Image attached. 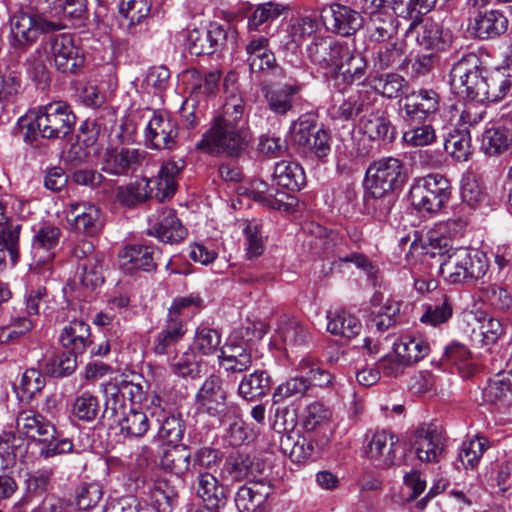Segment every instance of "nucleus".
<instances>
[{"label":"nucleus","mask_w":512,"mask_h":512,"mask_svg":"<svg viewBox=\"0 0 512 512\" xmlns=\"http://www.w3.org/2000/svg\"><path fill=\"white\" fill-rule=\"evenodd\" d=\"M432 249L438 250L439 272L449 284H474L482 279L489 269L486 254L467 247L453 248L446 237L431 239ZM436 254L435 251L432 252Z\"/></svg>","instance_id":"1"},{"label":"nucleus","mask_w":512,"mask_h":512,"mask_svg":"<svg viewBox=\"0 0 512 512\" xmlns=\"http://www.w3.org/2000/svg\"><path fill=\"white\" fill-rule=\"evenodd\" d=\"M76 117L70 106L62 101L52 102L39 109L29 110L19 118L18 127L23 139L36 146L39 137L59 139L67 136L75 125Z\"/></svg>","instance_id":"2"},{"label":"nucleus","mask_w":512,"mask_h":512,"mask_svg":"<svg viewBox=\"0 0 512 512\" xmlns=\"http://www.w3.org/2000/svg\"><path fill=\"white\" fill-rule=\"evenodd\" d=\"M185 167L183 160L167 161L162 164L158 175L154 179H145L130 182L117 187L116 199L127 207H134L151 196L155 189V197L159 201L171 198L177 189V177Z\"/></svg>","instance_id":"3"},{"label":"nucleus","mask_w":512,"mask_h":512,"mask_svg":"<svg viewBox=\"0 0 512 512\" xmlns=\"http://www.w3.org/2000/svg\"><path fill=\"white\" fill-rule=\"evenodd\" d=\"M213 121L196 148L206 153L240 157L252 143L253 135L245 124Z\"/></svg>","instance_id":"4"},{"label":"nucleus","mask_w":512,"mask_h":512,"mask_svg":"<svg viewBox=\"0 0 512 512\" xmlns=\"http://www.w3.org/2000/svg\"><path fill=\"white\" fill-rule=\"evenodd\" d=\"M485 71L476 54H465L451 69L450 85L455 93L471 101L483 102L484 94L488 92L485 86Z\"/></svg>","instance_id":"5"},{"label":"nucleus","mask_w":512,"mask_h":512,"mask_svg":"<svg viewBox=\"0 0 512 512\" xmlns=\"http://www.w3.org/2000/svg\"><path fill=\"white\" fill-rule=\"evenodd\" d=\"M450 197V181L441 174H428L416 179L409 191L412 206L430 214L438 213Z\"/></svg>","instance_id":"6"},{"label":"nucleus","mask_w":512,"mask_h":512,"mask_svg":"<svg viewBox=\"0 0 512 512\" xmlns=\"http://www.w3.org/2000/svg\"><path fill=\"white\" fill-rule=\"evenodd\" d=\"M12 46L27 49L42 34L59 31L64 26L59 21L48 19L41 13L32 10H20L10 19Z\"/></svg>","instance_id":"7"},{"label":"nucleus","mask_w":512,"mask_h":512,"mask_svg":"<svg viewBox=\"0 0 512 512\" xmlns=\"http://www.w3.org/2000/svg\"><path fill=\"white\" fill-rule=\"evenodd\" d=\"M406 180L404 164L394 157H385L372 162L366 171L367 194L383 196L400 189Z\"/></svg>","instance_id":"8"},{"label":"nucleus","mask_w":512,"mask_h":512,"mask_svg":"<svg viewBox=\"0 0 512 512\" xmlns=\"http://www.w3.org/2000/svg\"><path fill=\"white\" fill-rule=\"evenodd\" d=\"M145 150L109 145L97 151V162L101 170L113 176L133 174L146 161Z\"/></svg>","instance_id":"9"},{"label":"nucleus","mask_w":512,"mask_h":512,"mask_svg":"<svg viewBox=\"0 0 512 512\" xmlns=\"http://www.w3.org/2000/svg\"><path fill=\"white\" fill-rule=\"evenodd\" d=\"M178 125L164 111H152L144 133L147 148L155 150H173L177 147Z\"/></svg>","instance_id":"10"},{"label":"nucleus","mask_w":512,"mask_h":512,"mask_svg":"<svg viewBox=\"0 0 512 512\" xmlns=\"http://www.w3.org/2000/svg\"><path fill=\"white\" fill-rule=\"evenodd\" d=\"M440 109V96L433 89H419L404 97L400 105V116L403 121L414 123L417 120L430 121Z\"/></svg>","instance_id":"11"},{"label":"nucleus","mask_w":512,"mask_h":512,"mask_svg":"<svg viewBox=\"0 0 512 512\" xmlns=\"http://www.w3.org/2000/svg\"><path fill=\"white\" fill-rule=\"evenodd\" d=\"M196 405L199 411L211 417L220 419L231 407L236 406L227 402V392L218 376L208 377L196 394Z\"/></svg>","instance_id":"12"},{"label":"nucleus","mask_w":512,"mask_h":512,"mask_svg":"<svg viewBox=\"0 0 512 512\" xmlns=\"http://www.w3.org/2000/svg\"><path fill=\"white\" fill-rule=\"evenodd\" d=\"M47 51L62 73H76L83 66V54L71 34L62 33L50 38Z\"/></svg>","instance_id":"13"},{"label":"nucleus","mask_w":512,"mask_h":512,"mask_svg":"<svg viewBox=\"0 0 512 512\" xmlns=\"http://www.w3.org/2000/svg\"><path fill=\"white\" fill-rule=\"evenodd\" d=\"M345 45L329 36L314 37L306 47V57L317 69L333 73L341 63Z\"/></svg>","instance_id":"14"},{"label":"nucleus","mask_w":512,"mask_h":512,"mask_svg":"<svg viewBox=\"0 0 512 512\" xmlns=\"http://www.w3.org/2000/svg\"><path fill=\"white\" fill-rule=\"evenodd\" d=\"M411 446L422 462H438L444 451L445 437L435 424L419 426L412 437Z\"/></svg>","instance_id":"15"},{"label":"nucleus","mask_w":512,"mask_h":512,"mask_svg":"<svg viewBox=\"0 0 512 512\" xmlns=\"http://www.w3.org/2000/svg\"><path fill=\"white\" fill-rule=\"evenodd\" d=\"M321 19L327 30L342 36H350L362 26L360 13L339 3L323 7Z\"/></svg>","instance_id":"16"},{"label":"nucleus","mask_w":512,"mask_h":512,"mask_svg":"<svg viewBox=\"0 0 512 512\" xmlns=\"http://www.w3.org/2000/svg\"><path fill=\"white\" fill-rule=\"evenodd\" d=\"M67 220L76 232L89 237L97 236L104 226L100 208L86 202L71 203L67 210Z\"/></svg>","instance_id":"17"},{"label":"nucleus","mask_w":512,"mask_h":512,"mask_svg":"<svg viewBox=\"0 0 512 512\" xmlns=\"http://www.w3.org/2000/svg\"><path fill=\"white\" fill-rule=\"evenodd\" d=\"M374 99L373 93L364 90L350 91L334 98L330 115L335 120L351 121L362 113H368Z\"/></svg>","instance_id":"18"},{"label":"nucleus","mask_w":512,"mask_h":512,"mask_svg":"<svg viewBox=\"0 0 512 512\" xmlns=\"http://www.w3.org/2000/svg\"><path fill=\"white\" fill-rule=\"evenodd\" d=\"M508 24V18L499 10L485 8L470 13L469 28L482 40L501 36L507 31Z\"/></svg>","instance_id":"19"},{"label":"nucleus","mask_w":512,"mask_h":512,"mask_svg":"<svg viewBox=\"0 0 512 512\" xmlns=\"http://www.w3.org/2000/svg\"><path fill=\"white\" fill-rule=\"evenodd\" d=\"M160 254L159 248L153 245H129L119 254V266L126 273L151 272L156 270Z\"/></svg>","instance_id":"20"},{"label":"nucleus","mask_w":512,"mask_h":512,"mask_svg":"<svg viewBox=\"0 0 512 512\" xmlns=\"http://www.w3.org/2000/svg\"><path fill=\"white\" fill-rule=\"evenodd\" d=\"M148 234L162 242L174 243L183 240L187 235V230L181 224L175 210L164 208L154 219L150 220Z\"/></svg>","instance_id":"21"},{"label":"nucleus","mask_w":512,"mask_h":512,"mask_svg":"<svg viewBox=\"0 0 512 512\" xmlns=\"http://www.w3.org/2000/svg\"><path fill=\"white\" fill-rule=\"evenodd\" d=\"M398 438L387 431H377L373 434L366 447V455L378 468H389L395 461V447Z\"/></svg>","instance_id":"22"},{"label":"nucleus","mask_w":512,"mask_h":512,"mask_svg":"<svg viewBox=\"0 0 512 512\" xmlns=\"http://www.w3.org/2000/svg\"><path fill=\"white\" fill-rule=\"evenodd\" d=\"M200 303L201 299L193 296L175 299L160 332L180 342L187 332L186 319L189 315L186 310L190 306H198Z\"/></svg>","instance_id":"23"},{"label":"nucleus","mask_w":512,"mask_h":512,"mask_svg":"<svg viewBox=\"0 0 512 512\" xmlns=\"http://www.w3.org/2000/svg\"><path fill=\"white\" fill-rule=\"evenodd\" d=\"M273 493V486L264 480L249 481L241 486L235 495L239 512H255Z\"/></svg>","instance_id":"24"},{"label":"nucleus","mask_w":512,"mask_h":512,"mask_svg":"<svg viewBox=\"0 0 512 512\" xmlns=\"http://www.w3.org/2000/svg\"><path fill=\"white\" fill-rule=\"evenodd\" d=\"M226 41V31L217 24H211L208 30L194 29L188 35L189 52L193 55H209Z\"/></svg>","instance_id":"25"},{"label":"nucleus","mask_w":512,"mask_h":512,"mask_svg":"<svg viewBox=\"0 0 512 512\" xmlns=\"http://www.w3.org/2000/svg\"><path fill=\"white\" fill-rule=\"evenodd\" d=\"M193 489L208 506L220 507L228 498V489L210 472H199L193 481Z\"/></svg>","instance_id":"26"},{"label":"nucleus","mask_w":512,"mask_h":512,"mask_svg":"<svg viewBox=\"0 0 512 512\" xmlns=\"http://www.w3.org/2000/svg\"><path fill=\"white\" fill-rule=\"evenodd\" d=\"M16 427L20 434L27 438L37 439L40 442H47L56 434L54 425L41 414L28 410L18 414Z\"/></svg>","instance_id":"27"},{"label":"nucleus","mask_w":512,"mask_h":512,"mask_svg":"<svg viewBox=\"0 0 512 512\" xmlns=\"http://www.w3.org/2000/svg\"><path fill=\"white\" fill-rule=\"evenodd\" d=\"M219 365L226 372L242 373L253 363L251 350L244 343L227 342L220 348Z\"/></svg>","instance_id":"28"},{"label":"nucleus","mask_w":512,"mask_h":512,"mask_svg":"<svg viewBox=\"0 0 512 512\" xmlns=\"http://www.w3.org/2000/svg\"><path fill=\"white\" fill-rule=\"evenodd\" d=\"M269 41L266 37L251 39L246 46L247 62L251 72L272 71L276 74L281 71L276 64L273 52L268 48Z\"/></svg>","instance_id":"29"},{"label":"nucleus","mask_w":512,"mask_h":512,"mask_svg":"<svg viewBox=\"0 0 512 512\" xmlns=\"http://www.w3.org/2000/svg\"><path fill=\"white\" fill-rule=\"evenodd\" d=\"M512 145V122L503 121L486 128L482 135V150L487 155H500Z\"/></svg>","instance_id":"30"},{"label":"nucleus","mask_w":512,"mask_h":512,"mask_svg":"<svg viewBox=\"0 0 512 512\" xmlns=\"http://www.w3.org/2000/svg\"><path fill=\"white\" fill-rule=\"evenodd\" d=\"M275 334L286 346L291 348L306 346L310 341L307 327L296 318L286 314L278 317Z\"/></svg>","instance_id":"31"},{"label":"nucleus","mask_w":512,"mask_h":512,"mask_svg":"<svg viewBox=\"0 0 512 512\" xmlns=\"http://www.w3.org/2000/svg\"><path fill=\"white\" fill-rule=\"evenodd\" d=\"M59 340L66 349L82 354L92 343L90 326L83 320H72L63 328Z\"/></svg>","instance_id":"32"},{"label":"nucleus","mask_w":512,"mask_h":512,"mask_svg":"<svg viewBox=\"0 0 512 512\" xmlns=\"http://www.w3.org/2000/svg\"><path fill=\"white\" fill-rule=\"evenodd\" d=\"M300 85L284 84L265 90V99L269 109L277 115H286L293 110Z\"/></svg>","instance_id":"33"},{"label":"nucleus","mask_w":512,"mask_h":512,"mask_svg":"<svg viewBox=\"0 0 512 512\" xmlns=\"http://www.w3.org/2000/svg\"><path fill=\"white\" fill-rule=\"evenodd\" d=\"M422 309L420 321L435 327L448 322L452 317L453 303L448 295L437 292L431 302L422 305Z\"/></svg>","instance_id":"34"},{"label":"nucleus","mask_w":512,"mask_h":512,"mask_svg":"<svg viewBox=\"0 0 512 512\" xmlns=\"http://www.w3.org/2000/svg\"><path fill=\"white\" fill-rule=\"evenodd\" d=\"M60 229L52 224H43L35 233L32 242L34 256L45 263L54 257V249L58 245Z\"/></svg>","instance_id":"35"},{"label":"nucleus","mask_w":512,"mask_h":512,"mask_svg":"<svg viewBox=\"0 0 512 512\" xmlns=\"http://www.w3.org/2000/svg\"><path fill=\"white\" fill-rule=\"evenodd\" d=\"M372 64L376 70H385L400 66L405 61L402 41L378 43L374 47Z\"/></svg>","instance_id":"36"},{"label":"nucleus","mask_w":512,"mask_h":512,"mask_svg":"<svg viewBox=\"0 0 512 512\" xmlns=\"http://www.w3.org/2000/svg\"><path fill=\"white\" fill-rule=\"evenodd\" d=\"M280 448L293 462L301 463L313 456L315 444L312 439L291 433L281 436Z\"/></svg>","instance_id":"37"},{"label":"nucleus","mask_w":512,"mask_h":512,"mask_svg":"<svg viewBox=\"0 0 512 512\" xmlns=\"http://www.w3.org/2000/svg\"><path fill=\"white\" fill-rule=\"evenodd\" d=\"M271 389V378L264 370H256L245 375L239 383L238 394L249 401L258 400Z\"/></svg>","instance_id":"38"},{"label":"nucleus","mask_w":512,"mask_h":512,"mask_svg":"<svg viewBox=\"0 0 512 512\" xmlns=\"http://www.w3.org/2000/svg\"><path fill=\"white\" fill-rule=\"evenodd\" d=\"M512 69L497 68L485 71V86L488 92L484 94L483 102H496L503 98L512 86Z\"/></svg>","instance_id":"39"},{"label":"nucleus","mask_w":512,"mask_h":512,"mask_svg":"<svg viewBox=\"0 0 512 512\" xmlns=\"http://www.w3.org/2000/svg\"><path fill=\"white\" fill-rule=\"evenodd\" d=\"M327 318V330L333 335L351 339L361 331L362 325L358 318L344 309L329 312Z\"/></svg>","instance_id":"40"},{"label":"nucleus","mask_w":512,"mask_h":512,"mask_svg":"<svg viewBox=\"0 0 512 512\" xmlns=\"http://www.w3.org/2000/svg\"><path fill=\"white\" fill-rule=\"evenodd\" d=\"M273 177L279 186L291 191L301 189L306 183L303 168L298 163L292 161L276 163Z\"/></svg>","instance_id":"41"},{"label":"nucleus","mask_w":512,"mask_h":512,"mask_svg":"<svg viewBox=\"0 0 512 512\" xmlns=\"http://www.w3.org/2000/svg\"><path fill=\"white\" fill-rule=\"evenodd\" d=\"M366 67L365 58L345 45V52L341 55V63L335 68L333 74L336 77L341 75L348 84H351L365 75Z\"/></svg>","instance_id":"42"},{"label":"nucleus","mask_w":512,"mask_h":512,"mask_svg":"<svg viewBox=\"0 0 512 512\" xmlns=\"http://www.w3.org/2000/svg\"><path fill=\"white\" fill-rule=\"evenodd\" d=\"M218 420L221 424L228 425L226 436L231 445L239 446L252 439V431L248 429L246 423L242 420L237 405L231 407L229 411Z\"/></svg>","instance_id":"43"},{"label":"nucleus","mask_w":512,"mask_h":512,"mask_svg":"<svg viewBox=\"0 0 512 512\" xmlns=\"http://www.w3.org/2000/svg\"><path fill=\"white\" fill-rule=\"evenodd\" d=\"M169 367L172 373L179 377L195 379L201 376L203 363L195 350L189 348L182 354L169 358Z\"/></svg>","instance_id":"44"},{"label":"nucleus","mask_w":512,"mask_h":512,"mask_svg":"<svg viewBox=\"0 0 512 512\" xmlns=\"http://www.w3.org/2000/svg\"><path fill=\"white\" fill-rule=\"evenodd\" d=\"M371 16L370 40L376 43L397 41L398 21L389 14L378 10Z\"/></svg>","instance_id":"45"},{"label":"nucleus","mask_w":512,"mask_h":512,"mask_svg":"<svg viewBox=\"0 0 512 512\" xmlns=\"http://www.w3.org/2000/svg\"><path fill=\"white\" fill-rule=\"evenodd\" d=\"M436 0H393V11L396 16L411 20L409 30L422 21L435 5Z\"/></svg>","instance_id":"46"},{"label":"nucleus","mask_w":512,"mask_h":512,"mask_svg":"<svg viewBox=\"0 0 512 512\" xmlns=\"http://www.w3.org/2000/svg\"><path fill=\"white\" fill-rule=\"evenodd\" d=\"M116 421L121 432L132 437H142L150 427L149 419L145 412L131 406L128 411L123 409Z\"/></svg>","instance_id":"47"},{"label":"nucleus","mask_w":512,"mask_h":512,"mask_svg":"<svg viewBox=\"0 0 512 512\" xmlns=\"http://www.w3.org/2000/svg\"><path fill=\"white\" fill-rule=\"evenodd\" d=\"M20 225H10L9 218L6 215V206L0 200V246H3L9 253L13 265H15L19 258V233Z\"/></svg>","instance_id":"48"},{"label":"nucleus","mask_w":512,"mask_h":512,"mask_svg":"<svg viewBox=\"0 0 512 512\" xmlns=\"http://www.w3.org/2000/svg\"><path fill=\"white\" fill-rule=\"evenodd\" d=\"M150 10V0H122L119 7L123 17L122 25H125L130 32H135L136 26L148 17Z\"/></svg>","instance_id":"49"},{"label":"nucleus","mask_w":512,"mask_h":512,"mask_svg":"<svg viewBox=\"0 0 512 512\" xmlns=\"http://www.w3.org/2000/svg\"><path fill=\"white\" fill-rule=\"evenodd\" d=\"M429 351L428 342L419 337L406 336L395 345V353L408 366L422 360Z\"/></svg>","instance_id":"50"},{"label":"nucleus","mask_w":512,"mask_h":512,"mask_svg":"<svg viewBox=\"0 0 512 512\" xmlns=\"http://www.w3.org/2000/svg\"><path fill=\"white\" fill-rule=\"evenodd\" d=\"M249 196L267 206L270 209L275 210H286L287 204L284 202V197L287 196L286 193L278 192L274 187H270L266 182L262 180H255L251 184V188L249 190Z\"/></svg>","instance_id":"51"},{"label":"nucleus","mask_w":512,"mask_h":512,"mask_svg":"<svg viewBox=\"0 0 512 512\" xmlns=\"http://www.w3.org/2000/svg\"><path fill=\"white\" fill-rule=\"evenodd\" d=\"M405 131L403 132V140L406 144L419 147L431 144L435 138V130L428 121L417 120L414 123L403 121Z\"/></svg>","instance_id":"52"},{"label":"nucleus","mask_w":512,"mask_h":512,"mask_svg":"<svg viewBox=\"0 0 512 512\" xmlns=\"http://www.w3.org/2000/svg\"><path fill=\"white\" fill-rule=\"evenodd\" d=\"M444 147L453 159L467 161L472 154L471 137L468 130H454L448 134Z\"/></svg>","instance_id":"53"},{"label":"nucleus","mask_w":512,"mask_h":512,"mask_svg":"<svg viewBox=\"0 0 512 512\" xmlns=\"http://www.w3.org/2000/svg\"><path fill=\"white\" fill-rule=\"evenodd\" d=\"M362 126L364 134L371 140L392 142L395 138V129L384 115L371 114L363 119Z\"/></svg>","instance_id":"54"},{"label":"nucleus","mask_w":512,"mask_h":512,"mask_svg":"<svg viewBox=\"0 0 512 512\" xmlns=\"http://www.w3.org/2000/svg\"><path fill=\"white\" fill-rule=\"evenodd\" d=\"M318 30V22L311 17L297 18L292 21L287 29V36L290 39L286 42L288 49L299 47L303 41L312 36Z\"/></svg>","instance_id":"55"},{"label":"nucleus","mask_w":512,"mask_h":512,"mask_svg":"<svg viewBox=\"0 0 512 512\" xmlns=\"http://www.w3.org/2000/svg\"><path fill=\"white\" fill-rule=\"evenodd\" d=\"M161 466L176 475H183L191 470V455L185 446H174L165 451L161 458Z\"/></svg>","instance_id":"56"},{"label":"nucleus","mask_w":512,"mask_h":512,"mask_svg":"<svg viewBox=\"0 0 512 512\" xmlns=\"http://www.w3.org/2000/svg\"><path fill=\"white\" fill-rule=\"evenodd\" d=\"M486 111L481 106L475 103H468L452 106L451 117L452 121L462 127L463 130H468L482 122L485 118Z\"/></svg>","instance_id":"57"},{"label":"nucleus","mask_w":512,"mask_h":512,"mask_svg":"<svg viewBox=\"0 0 512 512\" xmlns=\"http://www.w3.org/2000/svg\"><path fill=\"white\" fill-rule=\"evenodd\" d=\"M105 395V410L103 416L118 417L126 409L122 394L121 377H116L103 385Z\"/></svg>","instance_id":"58"},{"label":"nucleus","mask_w":512,"mask_h":512,"mask_svg":"<svg viewBox=\"0 0 512 512\" xmlns=\"http://www.w3.org/2000/svg\"><path fill=\"white\" fill-rule=\"evenodd\" d=\"M309 389L310 382L303 374L298 377L290 378L275 389L272 396L273 403H281L293 397L301 398L306 395Z\"/></svg>","instance_id":"59"},{"label":"nucleus","mask_w":512,"mask_h":512,"mask_svg":"<svg viewBox=\"0 0 512 512\" xmlns=\"http://www.w3.org/2000/svg\"><path fill=\"white\" fill-rule=\"evenodd\" d=\"M99 410L98 398L89 392L77 396L72 404V415L84 422L94 421L99 414Z\"/></svg>","instance_id":"60"},{"label":"nucleus","mask_w":512,"mask_h":512,"mask_svg":"<svg viewBox=\"0 0 512 512\" xmlns=\"http://www.w3.org/2000/svg\"><path fill=\"white\" fill-rule=\"evenodd\" d=\"M448 39L449 31H445L441 24L434 21H426L417 36L421 45L431 49H443Z\"/></svg>","instance_id":"61"},{"label":"nucleus","mask_w":512,"mask_h":512,"mask_svg":"<svg viewBox=\"0 0 512 512\" xmlns=\"http://www.w3.org/2000/svg\"><path fill=\"white\" fill-rule=\"evenodd\" d=\"M178 497V491L167 481L158 482L151 492L152 503L158 512H171Z\"/></svg>","instance_id":"62"},{"label":"nucleus","mask_w":512,"mask_h":512,"mask_svg":"<svg viewBox=\"0 0 512 512\" xmlns=\"http://www.w3.org/2000/svg\"><path fill=\"white\" fill-rule=\"evenodd\" d=\"M512 396V371L499 373L489 381L484 397L489 402H498Z\"/></svg>","instance_id":"63"},{"label":"nucleus","mask_w":512,"mask_h":512,"mask_svg":"<svg viewBox=\"0 0 512 512\" xmlns=\"http://www.w3.org/2000/svg\"><path fill=\"white\" fill-rule=\"evenodd\" d=\"M487 448L488 440L485 437H476L463 442L458 458L465 469H473L477 466Z\"/></svg>","instance_id":"64"}]
</instances>
